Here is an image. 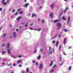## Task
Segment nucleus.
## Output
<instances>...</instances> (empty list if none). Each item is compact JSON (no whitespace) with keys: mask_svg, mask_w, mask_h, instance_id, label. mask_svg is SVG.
<instances>
[{"mask_svg":"<svg viewBox=\"0 0 73 73\" xmlns=\"http://www.w3.org/2000/svg\"><path fill=\"white\" fill-rule=\"evenodd\" d=\"M7 52L9 54H10L11 53V52H10V50L9 49H7Z\"/></svg>","mask_w":73,"mask_h":73,"instance_id":"2eb2a0df","label":"nucleus"},{"mask_svg":"<svg viewBox=\"0 0 73 73\" xmlns=\"http://www.w3.org/2000/svg\"><path fill=\"white\" fill-rule=\"evenodd\" d=\"M11 64H9V65H8V66H11Z\"/></svg>","mask_w":73,"mask_h":73,"instance_id":"79ce46f5","label":"nucleus"},{"mask_svg":"<svg viewBox=\"0 0 73 73\" xmlns=\"http://www.w3.org/2000/svg\"><path fill=\"white\" fill-rule=\"evenodd\" d=\"M69 21H70V17L69 16H68V20L67 23V24L69 23Z\"/></svg>","mask_w":73,"mask_h":73,"instance_id":"7ed1b4c3","label":"nucleus"},{"mask_svg":"<svg viewBox=\"0 0 73 73\" xmlns=\"http://www.w3.org/2000/svg\"><path fill=\"white\" fill-rule=\"evenodd\" d=\"M68 7H66V8H65V10H64V13H65V12H66V11H67V10H68Z\"/></svg>","mask_w":73,"mask_h":73,"instance_id":"423d86ee","label":"nucleus"},{"mask_svg":"<svg viewBox=\"0 0 73 73\" xmlns=\"http://www.w3.org/2000/svg\"><path fill=\"white\" fill-rule=\"evenodd\" d=\"M14 71H13V72H11V73H14Z\"/></svg>","mask_w":73,"mask_h":73,"instance_id":"bf43d9fd","label":"nucleus"},{"mask_svg":"<svg viewBox=\"0 0 73 73\" xmlns=\"http://www.w3.org/2000/svg\"><path fill=\"white\" fill-rule=\"evenodd\" d=\"M52 53V51H50L49 52V53H50V54H51V53Z\"/></svg>","mask_w":73,"mask_h":73,"instance_id":"58836bf2","label":"nucleus"},{"mask_svg":"<svg viewBox=\"0 0 73 73\" xmlns=\"http://www.w3.org/2000/svg\"><path fill=\"white\" fill-rule=\"evenodd\" d=\"M63 43L64 44H66V38H64L63 41Z\"/></svg>","mask_w":73,"mask_h":73,"instance_id":"6e6552de","label":"nucleus"},{"mask_svg":"<svg viewBox=\"0 0 73 73\" xmlns=\"http://www.w3.org/2000/svg\"><path fill=\"white\" fill-rule=\"evenodd\" d=\"M53 13H51L49 14V16L50 17H51L52 19V18L53 17Z\"/></svg>","mask_w":73,"mask_h":73,"instance_id":"39448f33","label":"nucleus"},{"mask_svg":"<svg viewBox=\"0 0 73 73\" xmlns=\"http://www.w3.org/2000/svg\"><path fill=\"white\" fill-rule=\"evenodd\" d=\"M38 21L40 22V19H39V18H38Z\"/></svg>","mask_w":73,"mask_h":73,"instance_id":"5fc2aeb1","label":"nucleus"},{"mask_svg":"<svg viewBox=\"0 0 73 73\" xmlns=\"http://www.w3.org/2000/svg\"><path fill=\"white\" fill-rule=\"evenodd\" d=\"M40 57H41V56L40 55H39L38 57V60H39L40 58Z\"/></svg>","mask_w":73,"mask_h":73,"instance_id":"4be33fe9","label":"nucleus"},{"mask_svg":"<svg viewBox=\"0 0 73 73\" xmlns=\"http://www.w3.org/2000/svg\"><path fill=\"white\" fill-rule=\"evenodd\" d=\"M62 19L63 20H66V19L65 18L64 16H63L62 17Z\"/></svg>","mask_w":73,"mask_h":73,"instance_id":"dca6fc26","label":"nucleus"},{"mask_svg":"<svg viewBox=\"0 0 73 73\" xmlns=\"http://www.w3.org/2000/svg\"><path fill=\"white\" fill-rule=\"evenodd\" d=\"M13 65L14 66H15V65H16V64H13Z\"/></svg>","mask_w":73,"mask_h":73,"instance_id":"338daca9","label":"nucleus"},{"mask_svg":"<svg viewBox=\"0 0 73 73\" xmlns=\"http://www.w3.org/2000/svg\"><path fill=\"white\" fill-rule=\"evenodd\" d=\"M7 48H8V49H9V46H10V44H9V43H7Z\"/></svg>","mask_w":73,"mask_h":73,"instance_id":"9d476101","label":"nucleus"},{"mask_svg":"<svg viewBox=\"0 0 73 73\" xmlns=\"http://www.w3.org/2000/svg\"><path fill=\"white\" fill-rule=\"evenodd\" d=\"M16 31H19V29H16Z\"/></svg>","mask_w":73,"mask_h":73,"instance_id":"69168bd1","label":"nucleus"},{"mask_svg":"<svg viewBox=\"0 0 73 73\" xmlns=\"http://www.w3.org/2000/svg\"><path fill=\"white\" fill-rule=\"evenodd\" d=\"M68 69L69 70H70L71 69V66H70V67L68 68Z\"/></svg>","mask_w":73,"mask_h":73,"instance_id":"5701e85b","label":"nucleus"},{"mask_svg":"<svg viewBox=\"0 0 73 73\" xmlns=\"http://www.w3.org/2000/svg\"><path fill=\"white\" fill-rule=\"evenodd\" d=\"M68 7H66V8H65V10H64V13H65V12H66V11H67V10H68Z\"/></svg>","mask_w":73,"mask_h":73,"instance_id":"0eeeda50","label":"nucleus"},{"mask_svg":"<svg viewBox=\"0 0 73 73\" xmlns=\"http://www.w3.org/2000/svg\"><path fill=\"white\" fill-rule=\"evenodd\" d=\"M18 66H19V67H21V65H18Z\"/></svg>","mask_w":73,"mask_h":73,"instance_id":"a18cd8bd","label":"nucleus"},{"mask_svg":"<svg viewBox=\"0 0 73 73\" xmlns=\"http://www.w3.org/2000/svg\"><path fill=\"white\" fill-rule=\"evenodd\" d=\"M11 57H13L14 58H15V56L13 55H12L11 56Z\"/></svg>","mask_w":73,"mask_h":73,"instance_id":"e433bc0d","label":"nucleus"},{"mask_svg":"<svg viewBox=\"0 0 73 73\" xmlns=\"http://www.w3.org/2000/svg\"><path fill=\"white\" fill-rule=\"evenodd\" d=\"M21 55H20L18 56V57H21Z\"/></svg>","mask_w":73,"mask_h":73,"instance_id":"864d4df0","label":"nucleus"},{"mask_svg":"<svg viewBox=\"0 0 73 73\" xmlns=\"http://www.w3.org/2000/svg\"><path fill=\"white\" fill-rule=\"evenodd\" d=\"M64 31L65 32H67V31H68V30H66V29H64Z\"/></svg>","mask_w":73,"mask_h":73,"instance_id":"7c9ffc66","label":"nucleus"},{"mask_svg":"<svg viewBox=\"0 0 73 73\" xmlns=\"http://www.w3.org/2000/svg\"><path fill=\"white\" fill-rule=\"evenodd\" d=\"M50 72H51L52 73V72H53V70H51L50 71Z\"/></svg>","mask_w":73,"mask_h":73,"instance_id":"f704fd0d","label":"nucleus"},{"mask_svg":"<svg viewBox=\"0 0 73 73\" xmlns=\"http://www.w3.org/2000/svg\"><path fill=\"white\" fill-rule=\"evenodd\" d=\"M42 68V64H40V65L39 66V69H41Z\"/></svg>","mask_w":73,"mask_h":73,"instance_id":"1a4fd4ad","label":"nucleus"},{"mask_svg":"<svg viewBox=\"0 0 73 73\" xmlns=\"http://www.w3.org/2000/svg\"><path fill=\"white\" fill-rule=\"evenodd\" d=\"M57 21H58V20L57 19H56L55 21H54V23H57Z\"/></svg>","mask_w":73,"mask_h":73,"instance_id":"a211bd4d","label":"nucleus"},{"mask_svg":"<svg viewBox=\"0 0 73 73\" xmlns=\"http://www.w3.org/2000/svg\"><path fill=\"white\" fill-rule=\"evenodd\" d=\"M21 19V17H19L17 19V20L18 21H19V19Z\"/></svg>","mask_w":73,"mask_h":73,"instance_id":"4468645a","label":"nucleus"},{"mask_svg":"<svg viewBox=\"0 0 73 73\" xmlns=\"http://www.w3.org/2000/svg\"><path fill=\"white\" fill-rule=\"evenodd\" d=\"M56 66V64L54 65L53 66V68H55Z\"/></svg>","mask_w":73,"mask_h":73,"instance_id":"72a5a7b5","label":"nucleus"},{"mask_svg":"<svg viewBox=\"0 0 73 73\" xmlns=\"http://www.w3.org/2000/svg\"><path fill=\"white\" fill-rule=\"evenodd\" d=\"M41 21H42V24H44V19L41 20Z\"/></svg>","mask_w":73,"mask_h":73,"instance_id":"393cba45","label":"nucleus"},{"mask_svg":"<svg viewBox=\"0 0 73 73\" xmlns=\"http://www.w3.org/2000/svg\"><path fill=\"white\" fill-rule=\"evenodd\" d=\"M4 46V44H3L2 45V46Z\"/></svg>","mask_w":73,"mask_h":73,"instance_id":"680f3d73","label":"nucleus"},{"mask_svg":"<svg viewBox=\"0 0 73 73\" xmlns=\"http://www.w3.org/2000/svg\"><path fill=\"white\" fill-rule=\"evenodd\" d=\"M21 62V60H18L17 61V62L18 63H20V62Z\"/></svg>","mask_w":73,"mask_h":73,"instance_id":"a878e982","label":"nucleus"},{"mask_svg":"<svg viewBox=\"0 0 73 73\" xmlns=\"http://www.w3.org/2000/svg\"><path fill=\"white\" fill-rule=\"evenodd\" d=\"M17 14H18V13H16L15 14V15H17Z\"/></svg>","mask_w":73,"mask_h":73,"instance_id":"37998d69","label":"nucleus"},{"mask_svg":"<svg viewBox=\"0 0 73 73\" xmlns=\"http://www.w3.org/2000/svg\"><path fill=\"white\" fill-rule=\"evenodd\" d=\"M34 16H35V17H36V15H34Z\"/></svg>","mask_w":73,"mask_h":73,"instance_id":"774afa93","label":"nucleus"},{"mask_svg":"<svg viewBox=\"0 0 73 73\" xmlns=\"http://www.w3.org/2000/svg\"><path fill=\"white\" fill-rule=\"evenodd\" d=\"M38 31H41V30L40 29H38Z\"/></svg>","mask_w":73,"mask_h":73,"instance_id":"c03bdc74","label":"nucleus"},{"mask_svg":"<svg viewBox=\"0 0 73 73\" xmlns=\"http://www.w3.org/2000/svg\"><path fill=\"white\" fill-rule=\"evenodd\" d=\"M58 41L56 42V46H58Z\"/></svg>","mask_w":73,"mask_h":73,"instance_id":"ddd939ff","label":"nucleus"},{"mask_svg":"<svg viewBox=\"0 0 73 73\" xmlns=\"http://www.w3.org/2000/svg\"><path fill=\"white\" fill-rule=\"evenodd\" d=\"M26 72L27 73H28L29 72V70L28 68H26Z\"/></svg>","mask_w":73,"mask_h":73,"instance_id":"412c9836","label":"nucleus"},{"mask_svg":"<svg viewBox=\"0 0 73 73\" xmlns=\"http://www.w3.org/2000/svg\"><path fill=\"white\" fill-rule=\"evenodd\" d=\"M9 38H12V36H11L10 37H9Z\"/></svg>","mask_w":73,"mask_h":73,"instance_id":"09e8293b","label":"nucleus"},{"mask_svg":"<svg viewBox=\"0 0 73 73\" xmlns=\"http://www.w3.org/2000/svg\"><path fill=\"white\" fill-rule=\"evenodd\" d=\"M61 35H62V32H61L60 34H59L58 35V38L61 37Z\"/></svg>","mask_w":73,"mask_h":73,"instance_id":"f8f14e48","label":"nucleus"},{"mask_svg":"<svg viewBox=\"0 0 73 73\" xmlns=\"http://www.w3.org/2000/svg\"><path fill=\"white\" fill-rule=\"evenodd\" d=\"M72 48V47L71 46H70L69 47V49H70V48Z\"/></svg>","mask_w":73,"mask_h":73,"instance_id":"0e129e2a","label":"nucleus"},{"mask_svg":"<svg viewBox=\"0 0 73 73\" xmlns=\"http://www.w3.org/2000/svg\"><path fill=\"white\" fill-rule=\"evenodd\" d=\"M52 44H54L55 43V41L54 40H53L52 42Z\"/></svg>","mask_w":73,"mask_h":73,"instance_id":"c85d7f7f","label":"nucleus"},{"mask_svg":"<svg viewBox=\"0 0 73 73\" xmlns=\"http://www.w3.org/2000/svg\"><path fill=\"white\" fill-rule=\"evenodd\" d=\"M40 51H41V52H42V51H43V49L41 48L40 49Z\"/></svg>","mask_w":73,"mask_h":73,"instance_id":"2f4dec72","label":"nucleus"},{"mask_svg":"<svg viewBox=\"0 0 73 73\" xmlns=\"http://www.w3.org/2000/svg\"><path fill=\"white\" fill-rule=\"evenodd\" d=\"M3 60L4 61H6V59H4Z\"/></svg>","mask_w":73,"mask_h":73,"instance_id":"4d7b16f0","label":"nucleus"},{"mask_svg":"<svg viewBox=\"0 0 73 73\" xmlns=\"http://www.w3.org/2000/svg\"><path fill=\"white\" fill-rule=\"evenodd\" d=\"M57 36V35H54V37L53 38H56V36Z\"/></svg>","mask_w":73,"mask_h":73,"instance_id":"cd10ccee","label":"nucleus"},{"mask_svg":"<svg viewBox=\"0 0 73 73\" xmlns=\"http://www.w3.org/2000/svg\"><path fill=\"white\" fill-rule=\"evenodd\" d=\"M57 27L58 29L61 27V26L62 25V24L60 23H57L56 24Z\"/></svg>","mask_w":73,"mask_h":73,"instance_id":"f257e3e1","label":"nucleus"},{"mask_svg":"<svg viewBox=\"0 0 73 73\" xmlns=\"http://www.w3.org/2000/svg\"><path fill=\"white\" fill-rule=\"evenodd\" d=\"M62 64H63V62H62L61 64H60V66H61V65H62Z\"/></svg>","mask_w":73,"mask_h":73,"instance_id":"a19ab883","label":"nucleus"},{"mask_svg":"<svg viewBox=\"0 0 73 73\" xmlns=\"http://www.w3.org/2000/svg\"><path fill=\"white\" fill-rule=\"evenodd\" d=\"M34 16H35V15L32 14V17H33Z\"/></svg>","mask_w":73,"mask_h":73,"instance_id":"c9c22d12","label":"nucleus"},{"mask_svg":"<svg viewBox=\"0 0 73 73\" xmlns=\"http://www.w3.org/2000/svg\"><path fill=\"white\" fill-rule=\"evenodd\" d=\"M33 23H32L30 24V25H33Z\"/></svg>","mask_w":73,"mask_h":73,"instance_id":"de8ad7c7","label":"nucleus"},{"mask_svg":"<svg viewBox=\"0 0 73 73\" xmlns=\"http://www.w3.org/2000/svg\"><path fill=\"white\" fill-rule=\"evenodd\" d=\"M27 25H28V23H26V24H25V27H27Z\"/></svg>","mask_w":73,"mask_h":73,"instance_id":"bb28decb","label":"nucleus"},{"mask_svg":"<svg viewBox=\"0 0 73 73\" xmlns=\"http://www.w3.org/2000/svg\"><path fill=\"white\" fill-rule=\"evenodd\" d=\"M5 0H3L2 1V3L3 5H7V3H9V0H8L7 1V3H5Z\"/></svg>","mask_w":73,"mask_h":73,"instance_id":"f03ea898","label":"nucleus"},{"mask_svg":"<svg viewBox=\"0 0 73 73\" xmlns=\"http://www.w3.org/2000/svg\"><path fill=\"white\" fill-rule=\"evenodd\" d=\"M61 45H60L59 47V49H60V48H61Z\"/></svg>","mask_w":73,"mask_h":73,"instance_id":"8fccbe9b","label":"nucleus"},{"mask_svg":"<svg viewBox=\"0 0 73 73\" xmlns=\"http://www.w3.org/2000/svg\"><path fill=\"white\" fill-rule=\"evenodd\" d=\"M19 13H20V15H21V14H23L22 11H20Z\"/></svg>","mask_w":73,"mask_h":73,"instance_id":"473e14b6","label":"nucleus"},{"mask_svg":"<svg viewBox=\"0 0 73 73\" xmlns=\"http://www.w3.org/2000/svg\"><path fill=\"white\" fill-rule=\"evenodd\" d=\"M36 53V49H35V50H34V53Z\"/></svg>","mask_w":73,"mask_h":73,"instance_id":"c756f323","label":"nucleus"},{"mask_svg":"<svg viewBox=\"0 0 73 73\" xmlns=\"http://www.w3.org/2000/svg\"><path fill=\"white\" fill-rule=\"evenodd\" d=\"M13 35L14 37L15 38V37H16L17 35L16 34V33L14 32L13 34Z\"/></svg>","mask_w":73,"mask_h":73,"instance_id":"20e7f679","label":"nucleus"},{"mask_svg":"<svg viewBox=\"0 0 73 73\" xmlns=\"http://www.w3.org/2000/svg\"><path fill=\"white\" fill-rule=\"evenodd\" d=\"M6 35H6V34H3V38H4L5 37V36H6Z\"/></svg>","mask_w":73,"mask_h":73,"instance_id":"b1692460","label":"nucleus"},{"mask_svg":"<svg viewBox=\"0 0 73 73\" xmlns=\"http://www.w3.org/2000/svg\"><path fill=\"white\" fill-rule=\"evenodd\" d=\"M28 4L27 3L26 4H25V5H24V6L25 7H28Z\"/></svg>","mask_w":73,"mask_h":73,"instance_id":"f3484780","label":"nucleus"},{"mask_svg":"<svg viewBox=\"0 0 73 73\" xmlns=\"http://www.w3.org/2000/svg\"><path fill=\"white\" fill-rule=\"evenodd\" d=\"M49 50H50V49H51V47H49Z\"/></svg>","mask_w":73,"mask_h":73,"instance_id":"49530a36","label":"nucleus"},{"mask_svg":"<svg viewBox=\"0 0 73 73\" xmlns=\"http://www.w3.org/2000/svg\"><path fill=\"white\" fill-rule=\"evenodd\" d=\"M29 29H31V30H33V29H32V28L31 27H30L29 28Z\"/></svg>","mask_w":73,"mask_h":73,"instance_id":"4c0bfd02","label":"nucleus"},{"mask_svg":"<svg viewBox=\"0 0 73 73\" xmlns=\"http://www.w3.org/2000/svg\"><path fill=\"white\" fill-rule=\"evenodd\" d=\"M5 53V51H2L3 53Z\"/></svg>","mask_w":73,"mask_h":73,"instance_id":"ea45409f","label":"nucleus"},{"mask_svg":"<svg viewBox=\"0 0 73 73\" xmlns=\"http://www.w3.org/2000/svg\"><path fill=\"white\" fill-rule=\"evenodd\" d=\"M21 9H19L18 10V11H20V10Z\"/></svg>","mask_w":73,"mask_h":73,"instance_id":"6e6d98bb","label":"nucleus"},{"mask_svg":"<svg viewBox=\"0 0 73 73\" xmlns=\"http://www.w3.org/2000/svg\"><path fill=\"white\" fill-rule=\"evenodd\" d=\"M59 57H60V62H61V56H59Z\"/></svg>","mask_w":73,"mask_h":73,"instance_id":"aec40b11","label":"nucleus"},{"mask_svg":"<svg viewBox=\"0 0 73 73\" xmlns=\"http://www.w3.org/2000/svg\"><path fill=\"white\" fill-rule=\"evenodd\" d=\"M53 7H54V5L53 4V3H52L51 5L50 8H53Z\"/></svg>","mask_w":73,"mask_h":73,"instance_id":"9b49d317","label":"nucleus"},{"mask_svg":"<svg viewBox=\"0 0 73 73\" xmlns=\"http://www.w3.org/2000/svg\"><path fill=\"white\" fill-rule=\"evenodd\" d=\"M0 11H2V9L1 8L0 9Z\"/></svg>","mask_w":73,"mask_h":73,"instance_id":"e2e57ef3","label":"nucleus"},{"mask_svg":"<svg viewBox=\"0 0 73 73\" xmlns=\"http://www.w3.org/2000/svg\"><path fill=\"white\" fill-rule=\"evenodd\" d=\"M53 64V61H51V63L50 64V66H52Z\"/></svg>","mask_w":73,"mask_h":73,"instance_id":"6ab92c4d","label":"nucleus"},{"mask_svg":"<svg viewBox=\"0 0 73 73\" xmlns=\"http://www.w3.org/2000/svg\"><path fill=\"white\" fill-rule=\"evenodd\" d=\"M36 65H38V63H36Z\"/></svg>","mask_w":73,"mask_h":73,"instance_id":"052dcab7","label":"nucleus"},{"mask_svg":"<svg viewBox=\"0 0 73 73\" xmlns=\"http://www.w3.org/2000/svg\"><path fill=\"white\" fill-rule=\"evenodd\" d=\"M15 11V10H14L12 11V12H14V11Z\"/></svg>","mask_w":73,"mask_h":73,"instance_id":"3c124183","label":"nucleus"},{"mask_svg":"<svg viewBox=\"0 0 73 73\" xmlns=\"http://www.w3.org/2000/svg\"><path fill=\"white\" fill-rule=\"evenodd\" d=\"M63 54L64 55H65V56H66V54H65V53H63Z\"/></svg>","mask_w":73,"mask_h":73,"instance_id":"603ef678","label":"nucleus"},{"mask_svg":"<svg viewBox=\"0 0 73 73\" xmlns=\"http://www.w3.org/2000/svg\"><path fill=\"white\" fill-rule=\"evenodd\" d=\"M41 8H42V7H40L39 8V9H41Z\"/></svg>","mask_w":73,"mask_h":73,"instance_id":"13d9d810","label":"nucleus"}]
</instances>
